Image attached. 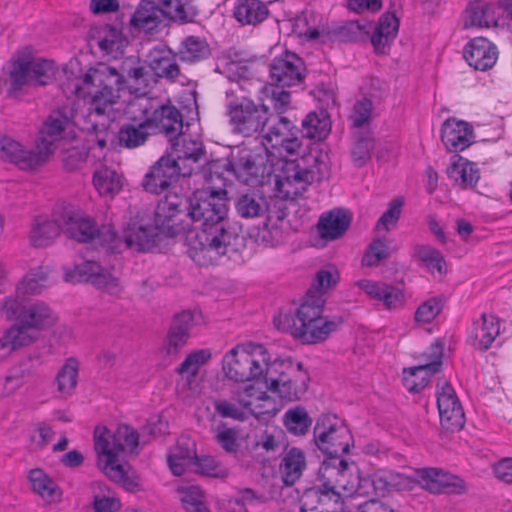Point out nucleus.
Instances as JSON below:
<instances>
[{
  "label": "nucleus",
  "instance_id": "nucleus-7",
  "mask_svg": "<svg viewBox=\"0 0 512 512\" xmlns=\"http://www.w3.org/2000/svg\"><path fill=\"white\" fill-rule=\"evenodd\" d=\"M138 443L137 431L128 425H120L113 432L105 426H97L94 430L98 467L112 481L122 483L129 491H135L138 484L127 478L120 456L134 452Z\"/></svg>",
  "mask_w": 512,
  "mask_h": 512
},
{
  "label": "nucleus",
  "instance_id": "nucleus-44",
  "mask_svg": "<svg viewBox=\"0 0 512 512\" xmlns=\"http://www.w3.org/2000/svg\"><path fill=\"white\" fill-rule=\"evenodd\" d=\"M93 502L95 512H119L122 503L116 493L104 482L92 483Z\"/></svg>",
  "mask_w": 512,
  "mask_h": 512
},
{
  "label": "nucleus",
  "instance_id": "nucleus-53",
  "mask_svg": "<svg viewBox=\"0 0 512 512\" xmlns=\"http://www.w3.org/2000/svg\"><path fill=\"white\" fill-rule=\"evenodd\" d=\"M373 148L374 140L369 132L356 135L351 151L355 165L358 167L364 166L370 160Z\"/></svg>",
  "mask_w": 512,
  "mask_h": 512
},
{
  "label": "nucleus",
  "instance_id": "nucleus-1",
  "mask_svg": "<svg viewBox=\"0 0 512 512\" xmlns=\"http://www.w3.org/2000/svg\"><path fill=\"white\" fill-rule=\"evenodd\" d=\"M154 76L139 60L129 57L117 67L100 64L89 69L81 80L69 83L71 93L83 98L87 106L89 129L106 131L115 120V108L122 93L128 91L125 115L131 122L149 123L158 101L148 97Z\"/></svg>",
  "mask_w": 512,
  "mask_h": 512
},
{
  "label": "nucleus",
  "instance_id": "nucleus-43",
  "mask_svg": "<svg viewBox=\"0 0 512 512\" xmlns=\"http://www.w3.org/2000/svg\"><path fill=\"white\" fill-rule=\"evenodd\" d=\"M97 45L104 55L117 58L123 53L127 40L119 29L106 25L98 31Z\"/></svg>",
  "mask_w": 512,
  "mask_h": 512
},
{
  "label": "nucleus",
  "instance_id": "nucleus-54",
  "mask_svg": "<svg viewBox=\"0 0 512 512\" xmlns=\"http://www.w3.org/2000/svg\"><path fill=\"white\" fill-rule=\"evenodd\" d=\"M193 468L197 473L214 478H225L228 470L213 456H196Z\"/></svg>",
  "mask_w": 512,
  "mask_h": 512
},
{
  "label": "nucleus",
  "instance_id": "nucleus-12",
  "mask_svg": "<svg viewBox=\"0 0 512 512\" xmlns=\"http://www.w3.org/2000/svg\"><path fill=\"white\" fill-rule=\"evenodd\" d=\"M314 442L319 450L337 458L349 451L352 435L348 427L335 415H321L313 430Z\"/></svg>",
  "mask_w": 512,
  "mask_h": 512
},
{
  "label": "nucleus",
  "instance_id": "nucleus-32",
  "mask_svg": "<svg viewBox=\"0 0 512 512\" xmlns=\"http://www.w3.org/2000/svg\"><path fill=\"white\" fill-rule=\"evenodd\" d=\"M349 225L350 216L347 211L343 209H333L320 216L317 230L322 239L335 240L346 232Z\"/></svg>",
  "mask_w": 512,
  "mask_h": 512
},
{
  "label": "nucleus",
  "instance_id": "nucleus-13",
  "mask_svg": "<svg viewBox=\"0 0 512 512\" xmlns=\"http://www.w3.org/2000/svg\"><path fill=\"white\" fill-rule=\"evenodd\" d=\"M227 113L233 130L245 137H251L264 132L269 123L271 111L264 104L242 98L231 102Z\"/></svg>",
  "mask_w": 512,
  "mask_h": 512
},
{
  "label": "nucleus",
  "instance_id": "nucleus-36",
  "mask_svg": "<svg viewBox=\"0 0 512 512\" xmlns=\"http://www.w3.org/2000/svg\"><path fill=\"white\" fill-rule=\"evenodd\" d=\"M196 444L189 438H181L168 455V464L174 475H182L196 458Z\"/></svg>",
  "mask_w": 512,
  "mask_h": 512
},
{
  "label": "nucleus",
  "instance_id": "nucleus-3",
  "mask_svg": "<svg viewBox=\"0 0 512 512\" xmlns=\"http://www.w3.org/2000/svg\"><path fill=\"white\" fill-rule=\"evenodd\" d=\"M225 376L235 382L265 379V386L286 401L300 399L307 390L309 375L301 362L291 358L271 361L270 354L262 344H240L223 357Z\"/></svg>",
  "mask_w": 512,
  "mask_h": 512
},
{
  "label": "nucleus",
  "instance_id": "nucleus-6",
  "mask_svg": "<svg viewBox=\"0 0 512 512\" xmlns=\"http://www.w3.org/2000/svg\"><path fill=\"white\" fill-rule=\"evenodd\" d=\"M339 281L337 271L321 270L316 275L315 286L310 288L295 316L280 314L274 318L279 330H290L294 338L304 344H315L326 340L341 323V318L323 316L326 303L325 292Z\"/></svg>",
  "mask_w": 512,
  "mask_h": 512
},
{
  "label": "nucleus",
  "instance_id": "nucleus-33",
  "mask_svg": "<svg viewBox=\"0 0 512 512\" xmlns=\"http://www.w3.org/2000/svg\"><path fill=\"white\" fill-rule=\"evenodd\" d=\"M57 320L54 312L43 302H29L22 312L20 324L27 330H43L52 326Z\"/></svg>",
  "mask_w": 512,
  "mask_h": 512
},
{
  "label": "nucleus",
  "instance_id": "nucleus-31",
  "mask_svg": "<svg viewBox=\"0 0 512 512\" xmlns=\"http://www.w3.org/2000/svg\"><path fill=\"white\" fill-rule=\"evenodd\" d=\"M93 186L100 196L113 198L122 190V176L104 160L95 166Z\"/></svg>",
  "mask_w": 512,
  "mask_h": 512
},
{
  "label": "nucleus",
  "instance_id": "nucleus-35",
  "mask_svg": "<svg viewBox=\"0 0 512 512\" xmlns=\"http://www.w3.org/2000/svg\"><path fill=\"white\" fill-rule=\"evenodd\" d=\"M269 15L267 5L260 0H236L233 16L241 25L256 26Z\"/></svg>",
  "mask_w": 512,
  "mask_h": 512
},
{
  "label": "nucleus",
  "instance_id": "nucleus-52",
  "mask_svg": "<svg viewBox=\"0 0 512 512\" xmlns=\"http://www.w3.org/2000/svg\"><path fill=\"white\" fill-rule=\"evenodd\" d=\"M48 275L44 268L29 272L17 287L18 294H37L47 286Z\"/></svg>",
  "mask_w": 512,
  "mask_h": 512
},
{
  "label": "nucleus",
  "instance_id": "nucleus-17",
  "mask_svg": "<svg viewBox=\"0 0 512 512\" xmlns=\"http://www.w3.org/2000/svg\"><path fill=\"white\" fill-rule=\"evenodd\" d=\"M426 361L418 366L404 370V385L411 392H419L425 388L431 376L436 374L441 365L443 348L439 343L430 346L424 354Z\"/></svg>",
  "mask_w": 512,
  "mask_h": 512
},
{
  "label": "nucleus",
  "instance_id": "nucleus-39",
  "mask_svg": "<svg viewBox=\"0 0 512 512\" xmlns=\"http://www.w3.org/2000/svg\"><path fill=\"white\" fill-rule=\"evenodd\" d=\"M448 177L462 187H472L478 182L480 175L476 164L454 155L447 168Z\"/></svg>",
  "mask_w": 512,
  "mask_h": 512
},
{
  "label": "nucleus",
  "instance_id": "nucleus-21",
  "mask_svg": "<svg viewBox=\"0 0 512 512\" xmlns=\"http://www.w3.org/2000/svg\"><path fill=\"white\" fill-rule=\"evenodd\" d=\"M304 63L296 54L286 52L270 64V79L275 85L289 87L303 79Z\"/></svg>",
  "mask_w": 512,
  "mask_h": 512
},
{
  "label": "nucleus",
  "instance_id": "nucleus-14",
  "mask_svg": "<svg viewBox=\"0 0 512 512\" xmlns=\"http://www.w3.org/2000/svg\"><path fill=\"white\" fill-rule=\"evenodd\" d=\"M74 108L70 105L53 110L44 121L36 146L41 154L45 153V162L54 153L56 143L74 134Z\"/></svg>",
  "mask_w": 512,
  "mask_h": 512
},
{
  "label": "nucleus",
  "instance_id": "nucleus-9",
  "mask_svg": "<svg viewBox=\"0 0 512 512\" xmlns=\"http://www.w3.org/2000/svg\"><path fill=\"white\" fill-rule=\"evenodd\" d=\"M237 214L244 219H253L266 214L263 240L269 241L272 246L284 240L288 228L286 206L283 201L275 200L269 203L258 193L241 194L235 201Z\"/></svg>",
  "mask_w": 512,
  "mask_h": 512
},
{
  "label": "nucleus",
  "instance_id": "nucleus-37",
  "mask_svg": "<svg viewBox=\"0 0 512 512\" xmlns=\"http://www.w3.org/2000/svg\"><path fill=\"white\" fill-rule=\"evenodd\" d=\"M61 225L56 220V210L52 218L37 217L30 231V241L35 247H47L60 235Z\"/></svg>",
  "mask_w": 512,
  "mask_h": 512
},
{
  "label": "nucleus",
  "instance_id": "nucleus-19",
  "mask_svg": "<svg viewBox=\"0 0 512 512\" xmlns=\"http://www.w3.org/2000/svg\"><path fill=\"white\" fill-rule=\"evenodd\" d=\"M172 154L177 165L182 170V177L191 176L196 164L204 156L205 150L202 141L181 134L171 141Z\"/></svg>",
  "mask_w": 512,
  "mask_h": 512
},
{
  "label": "nucleus",
  "instance_id": "nucleus-2",
  "mask_svg": "<svg viewBox=\"0 0 512 512\" xmlns=\"http://www.w3.org/2000/svg\"><path fill=\"white\" fill-rule=\"evenodd\" d=\"M186 212L200 231L189 239L188 255L197 264H213L221 256L235 250L238 234L227 222L228 199L225 189L196 190L190 197L168 193L155 209L154 224L159 232L174 233V218Z\"/></svg>",
  "mask_w": 512,
  "mask_h": 512
},
{
  "label": "nucleus",
  "instance_id": "nucleus-8",
  "mask_svg": "<svg viewBox=\"0 0 512 512\" xmlns=\"http://www.w3.org/2000/svg\"><path fill=\"white\" fill-rule=\"evenodd\" d=\"M55 76L52 61L34 58L31 51L24 49L12 56L5 85L11 98H19L28 89L48 85Z\"/></svg>",
  "mask_w": 512,
  "mask_h": 512
},
{
  "label": "nucleus",
  "instance_id": "nucleus-46",
  "mask_svg": "<svg viewBox=\"0 0 512 512\" xmlns=\"http://www.w3.org/2000/svg\"><path fill=\"white\" fill-rule=\"evenodd\" d=\"M149 123L129 122L124 124L118 133L120 146L136 148L143 145L150 135Z\"/></svg>",
  "mask_w": 512,
  "mask_h": 512
},
{
  "label": "nucleus",
  "instance_id": "nucleus-34",
  "mask_svg": "<svg viewBox=\"0 0 512 512\" xmlns=\"http://www.w3.org/2000/svg\"><path fill=\"white\" fill-rule=\"evenodd\" d=\"M36 336L20 323L9 327L0 338V359L8 358L14 351L35 342Z\"/></svg>",
  "mask_w": 512,
  "mask_h": 512
},
{
  "label": "nucleus",
  "instance_id": "nucleus-51",
  "mask_svg": "<svg viewBox=\"0 0 512 512\" xmlns=\"http://www.w3.org/2000/svg\"><path fill=\"white\" fill-rule=\"evenodd\" d=\"M27 371L23 365L11 367L0 380V396L8 397L16 393L25 383Z\"/></svg>",
  "mask_w": 512,
  "mask_h": 512
},
{
  "label": "nucleus",
  "instance_id": "nucleus-47",
  "mask_svg": "<svg viewBox=\"0 0 512 512\" xmlns=\"http://www.w3.org/2000/svg\"><path fill=\"white\" fill-rule=\"evenodd\" d=\"M177 492L187 512H211L205 504V494L198 485L181 484Z\"/></svg>",
  "mask_w": 512,
  "mask_h": 512
},
{
  "label": "nucleus",
  "instance_id": "nucleus-5",
  "mask_svg": "<svg viewBox=\"0 0 512 512\" xmlns=\"http://www.w3.org/2000/svg\"><path fill=\"white\" fill-rule=\"evenodd\" d=\"M298 133L297 127L287 117L271 113L263 132L265 155L246 148L240 149L236 154H231L226 170L246 185L258 184L261 178L274 172L273 164L267 159L268 153L281 158L299 151L301 140Z\"/></svg>",
  "mask_w": 512,
  "mask_h": 512
},
{
  "label": "nucleus",
  "instance_id": "nucleus-26",
  "mask_svg": "<svg viewBox=\"0 0 512 512\" xmlns=\"http://www.w3.org/2000/svg\"><path fill=\"white\" fill-rule=\"evenodd\" d=\"M464 58L476 70L486 71L492 68L497 59L496 46L484 37H476L464 48Z\"/></svg>",
  "mask_w": 512,
  "mask_h": 512
},
{
  "label": "nucleus",
  "instance_id": "nucleus-59",
  "mask_svg": "<svg viewBox=\"0 0 512 512\" xmlns=\"http://www.w3.org/2000/svg\"><path fill=\"white\" fill-rule=\"evenodd\" d=\"M214 438L217 444L227 453H236L240 448L237 431L225 424L216 428Z\"/></svg>",
  "mask_w": 512,
  "mask_h": 512
},
{
  "label": "nucleus",
  "instance_id": "nucleus-49",
  "mask_svg": "<svg viewBox=\"0 0 512 512\" xmlns=\"http://www.w3.org/2000/svg\"><path fill=\"white\" fill-rule=\"evenodd\" d=\"M79 362L68 358L56 376L57 389L62 395H71L78 381Z\"/></svg>",
  "mask_w": 512,
  "mask_h": 512
},
{
  "label": "nucleus",
  "instance_id": "nucleus-61",
  "mask_svg": "<svg viewBox=\"0 0 512 512\" xmlns=\"http://www.w3.org/2000/svg\"><path fill=\"white\" fill-rule=\"evenodd\" d=\"M387 257L388 247L386 242L383 239H376L369 245L362 259V264L367 267H373Z\"/></svg>",
  "mask_w": 512,
  "mask_h": 512
},
{
  "label": "nucleus",
  "instance_id": "nucleus-11",
  "mask_svg": "<svg viewBox=\"0 0 512 512\" xmlns=\"http://www.w3.org/2000/svg\"><path fill=\"white\" fill-rule=\"evenodd\" d=\"M235 401L219 399L214 402L215 411L223 418L243 421L251 414L256 418L271 415L274 410V401L266 391L248 385L236 393Z\"/></svg>",
  "mask_w": 512,
  "mask_h": 512
},
{
  "label": "nucleus",
  "instance_id": "nucleus-62",
  "mask_svg": "<svg viewBox=\"0 0 512 512\" xmlns=\"http://www.w3.org/2000/svg\"><path fill=\"white\" fill-rule=\"evenodd\" d=\"M402 205L403 201L401 199L397 198L393 200L387 211L379 218L376 229L389 231L391 228L395 227L401 214Z\"/></svg>",
  "mask_w": 512,
  "mask_h": 512
},
{
  "label": "nucleus",
  "instance_id": "nucleus-45",
  "mask_svg": "<svg viewBox=\"0 0 512 512\" xmlns=\"http://www.w3.org/2000/svg\"><path fill=\"white\" fill-rule=\"evenodd\" d=\"M331 130V121L324 110L310 112L302 121V133L305 137L321 141Z\"/></svg>",
  "mask_w": 512,
  "mask_h": 512
},
{
  "label": "nucleus",
  "instance_id": "nucleus-58",
  "mask_svg": "<svg viewBox=\"0 0 512 512\" xmlns=\"http://www.w3.org/2000/svg\"><path fill=\"white\" fill-rule=\"evenodd\" d=\"M399 478L400 474L395 471L380 469L370 476V481L376 493H383L399 487Z\"/></svg>",
  "mask_w": 512,
  "mask_h": 512
},
{
  "label": "nucleus",
  "instance_id": "nucleus-20",
  "mask_svg": "<svg viewBox=\"0 0 512 512\" xmlns=\"http://www.w3.org/2000/svg\"><path fill=\"white\" fill-rule=\"evenodd\" d=\"M182 176V170L170 155L162 156L146 173L142 185L149 193L158 194Z\"/></svg>",
  "mask_w": 512,
  "mask_h": 512
},
{
  "label": "nucleus",
  "instance_id": "nucleus-64",
  "mask_svg": "<svg viewBox=\"0 0 512 512\" xmlns=\"http://www.w3.org/2000/svg\"><path fill=\"white\" fill-rule=\"evenodd\" d=\"M87 154L78 148H71L64 152L63 166L67 171H77L81 169L86 161Z\"/></svg>",
  "mask_w": 512,
  "mask_h": 512
},
{
  "label": "nucleus",
  "instance_id": "nucleus-16",
  "mask_svg": "<svg viewBox=\"0 0 512 512\" xmlns=\"http://www.w3.org/2000/svg\"><path fill=\"white\" fill-rule=\"evenodd\" d=\"M437 406L441 426L448 431H458L465 423L462 405L455 390L447 381L437 385Z\"/></svg>",
  "mask_w": 512,
  "mask_h": 512
},
{
  "label": "nucleus",
  "instance_id": "nucleus-22",
  "mask_svg": "<svg viewBox=\"0 0 512 512\" xmlns=\"http://www.w3.org/2000/svg\"><path fill=\"white\" fill-rule=\"evenodd\" d=\"M177 55L165 45H157L153 47L148 54V62L150 72L154 75L166 79L170 82H179L183 84L186 77L181 74L176 59Z\"/></svg>",
  "mask_w": 512,
  "mask_h": 512
},
{
  "label": "nucleus",
  "instance_id": "nucleus-30",
  "mask_svg": "<svg viewBox=\"0 0 512 512\" xmlns=\"http://www.w3.org/2000/svg\"><path fill=\"white\" fill-rule=\"evenodd\" d=\"M500 333L499 319L492 314H482L472 323L469 339L479 350H487Z\"/></svg>",
  "mask_w": 512,
  "mask_h": 512
},
{
  "label": "nucleus",
  "instance_id": "nucleus-48",
  "mask_svg": "<svg viewBox=\"0 0 512 512\" xmlns=\"http://www.w3.org/2000/svg\"><path fill=\"white\" fill-rule=\"evenodd\" d=\"M178 55L184 62L195 63L208 58L210 48L205 40L189 36L183 40Z\"/></svg>",
  "mask_w": 512,
  "mask_h": 512
},
{
  "label": "nucleus",
  "instance_id": "nucleus-23",
  "mask_svg": "<svg viewBox=\"0 0 512 512\" xmlns=\"http://www.w3.org/2000/svg\"><path fill=\"white\" fill-rule=\"evenodd\" d=\"M422 486L434 494H462L466 491L465 481L454 474L437 468H425L418 472Z\"/></svg>",
  "mask_w": 512,
  "mask_h": 512
},
{
  "label": "nucleus",
  "instance_id": "nucleus-28",
  "mask_svg": "<svg viewBox=\"0 0 512 512\" xmlns=\"http://www.w3.org/2000/svg\"><path fill=\"white\" fill-rule=\"evenodd\" d=\"M473 130L467 122L454 118L443 123L441 140L449 151H462L472 144Z\"/></svg>",
  "mask_w": 512,
  "mask_h": 512
},
{
  "label": "nucleus",
  "instance_id": "nucleus-56",
  "mask_svg": "<svg viewBox=\"0 0 512 512\" xmlns=\"http://www.w3.org/2000/svg\"><path fill=\"white\" fill-rule=\"evenodd\" d=\"M415 253L430 271H437L440 275L446 272V263L440 251L431 246H418Z\"/></svg>",
  "mask_w": 512,
  "mask_h": 512
},
{
  "label": "nucleus",
  "instance_id": "nucleus-10",
  "mask_svg": "<svg viewBox=\"0 0 512 512\" xmlns=\"http://www.w3.org/2000/svg\"><path fill=\"white\" fill-rule=\"evenodd\" d=\"M313 165L303 168L296 161H282L280 172L275 175L278 193L286 199H295L302 195L313 182H320L328 177L329 168L321 157H313Z\"/></svg>",
  "mask_w": 512,
  "mask_h": 512
},
{
  "label": "nucleus",
  "instance_id": "nucleus-29",
  "mask_svg": "<svg viewBox=\"0 0 512 512\" xmlns=\"http://www.w3.org/2000/svg\"><path fill=\"white\" fill-rule=\"evenodd\" d=\"M498 19L499 10L494 3L473 0L465 10L464 27L490 28L497 25Z\"/></svg>",
  "mask_w": 512,
  "mask_h": 512
},
{
  "label": "nucleus",
  "instance_id": "nucleus-40",
  "mask_svg": "<svg viewBox=\"0 0 512 512\" xmlns=\"http://www.w3.org/2000/svg\"><path fill=\"white\" fill-rule=\"evenodd\" d=\"M29 480L33 491L46 504L58 503L61 500V489L42 469H32L29 473Z\"/></svg>",
  "mask_w": 512,
  "mask_h": 512
},
{
  "label": "nucleus",
  "instance_id": "nucleus-41",
  "mask_svg": "<svg viewBox=\"0 0 512 512\" xmlns=\"http://www.w3.org/2000/svg\"><path fill=\"white\" fill-rule=\"evenodd\" d=\"M399 29V20L393 14H384L375 26L371 36V43L376 52L385 53L390 42L394 40Z\"/></svg>",
  "mask_w": 512,
  "mask_h": 512
},
{
  "label": "nucleus",
  "instance_id": "nucleus-60",
  "mask_svg": "<svg viewBox=\"0 0 512 512\" xmlns=\"http://www.w3.org/2000/svg\"><path fill=\"white\" fill-rule=\"evenodd\" d=\"M22 295L17 293L16 297H8L3 301L1 313L7 320H16V323H20L22 312L29 303L22 298Z\"/></svg>",
  "mask_w": 512,
  "mask_h": 512
},
{
  "label": "nucleus",
  "instance_id": "nucleus-55",
  "mask_svg": "<svg viewBox=\"0 0 512 512\" xmlns=\"http://www.w3.org/2000/svg\"><path fill=\"white\" fill-rule=\"evenodd\" d=\"M373 113V103L370 99L362 98L356 101L349 117L352 128L358 129L369 125Z\"/></svg>",
  "mask_w": 512,
  "mask_h": 512
},
{
  "label": "nucleus",
  "instance_id": "nucleus-18",
  "mask_svg": "<svg viewBox=\"0 0 512 512\" xmlns=\"http://www.w3.org/2000/svg\"><path fill=\"white\" fill-rule=\"evenodd\" d=\"M45 155L41 154L37 146L27 149L11 137L0 138V160L12 163L21 170H34L40 167L45 163Z\"/></svg>",
  "mask_w": 512,
  "mask_h": 512
},
{
  "label": "nucleus",
  "instance_id": "nucleus-57",
  "mask_svg": "<svg viewBox=\"0 0 512 512\" xmlns=\"http://www.w3.org/2000/svg\"><path fill=\"white\" fill-rule=\"evenodd\" d=\"M211 358L209 350H197L189 354L185 360L177 368V372L187 377H195L202 365H204Z\"/></svg>",
  "mask_w": 512,
  "mask_h": 512
},
{
  "label": "nucleus",
  "instance_id": "nucleus-27",
  "mask_svg": "<svg viewBox=\"0 0 512 512\" xmlns=\"http://www.w3.org/2000/svg\"><path fill=\"white\" fill-rule=\"evenodd\" d=\"M149 125L151 129H157L172 141L182 134V115L176 107L161 105L158 102L149 120Z\"/></svg>",
  "mask_w": 512,
  "mask_h": 512
},
{
  "label": "nucleus",
  "instance_id": "nucleus-50",
  "mask_svg": "<svg viewBox=\"0 0 512 512\" xmlns=\"http://www.w3.org/2000/svg\"><path fill=\"white\" fill-rule=\"evenodd\" d=\"M284 424L292 434L304 435L308 432L312 420L303 407L297 406L286 411Z\"/></svg>",
  "mask_w": 512,
  "mask_h": 512
},
{
  "label": "nucleus",
  "instance_id": "nucleus-42",
  "mask_svg": "<svg viewBox=\"0 0 512 512\" xmlns=\"http://www.w3.org/2000/svg\"><path fill=\"white\" fill-rule=\"evenodd\" d=\"M164 20L186 23L197 16L198 11L192 0H158Z\"/></svg>",
  "mask_w": 512,
  "mask_h": 512
},
{
  "label": "nucleus",
  "instance_id": "nucleus-15",
  "mask_svg": "<svg viewBox=\"0 0 512 512\" xmlns=\"http://www.w3.org/2000/svg\"><path fill=\"white\" fill-rule=\"evenodd\" d=\"M64 279L67 282H90L97 289L117 295L122 291L119 279L104 269L98 262L82 259L73 267L64 268Z\"/></svg>",
  "mask_w": 512,
  "mask_h": 512
},
{
  "label": "nucleus",
  "instance_id": "nucleus-38",
  "mask_svg": "<svg viewBox=\"0 0 512 512\" xmlns=\"http://www.w3.org/2000/svg\"><path fill=\"white\" fill-rule=\"evenodd\" d=\"M306 469V457L304 452L296 447L287 451L280 463V474L285 485L295 484Z\"/></svg>",
  "mask_w": 512,
  "mask_h": 512
},
{
  "label": "nucleus",
  "instance_id": "nucleus-4",
  "mask_svg": "<svg viewBox=\"0 0 512 512\" xmlns=\"http://www.w3.org/2000/svg\"><path fill=\"white\" fill-rule=\"evenodd\" d=\"M130 214L122 237L111 225L97 228L89 217L72 205L58 207L56 220L67 237L83 243L94 242L108 253H120L123 249L138 252L151 250L156 244V230L150 225V215L140 211H131Z\"/></svg>",
  "mask_w": 512,
  "mask_h": 512
},
{
  "label": "nucleus",
  "instance_id": "nucleus-63",
  "mask_svg": "<svg viewBox=\"0 0 512 512\" xmlns=\"http://www.w3.org/2000/svg\"><path fill=\"white\" fill-rule=\"evenodd\" d=\"M441 303L436 298H431L421 304L415 313L418 322L429 323L440 313Z\"/></svg>",
  "mask_w": 512,
  "mask_h": 512
},
{
  "label": "nucleus",
  "instance_id": "nucleus-24",
  "mask_svg": "<svg viewBox=\"0 0 512 512\" xmlns=\"http://www.w3.org/2000/svg\"><path fill=\"white\" fill-rule=\"evenodd\" d=\"M164 21L163 12L154 1L142 0L132 13L129 25L133 33L151 34L157 31Z\"/></svg>",
  "mask_w": 512,
  "mask_h": 512
},
{
  "label": "nucleus",
  "instance_id": "nucleus-25",
  "mask_svg": "<svg viewBox=\"0 0 512 512\" xmlns=\"http://www.w3.org/2000/svg\"><path fill=\"white\" fill-rule=\"evenodd\" d=\"M200 313L189 310L175 315L169 329L165 350L168 355H176L187 343L191 328L197 323Z\"/></svg>",
  "mask_w": 512,
  "mask_h": 512
}]
</instances>
